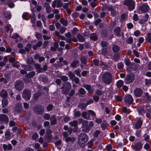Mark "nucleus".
<instances>
[{
    "label": "nucleus",
    "instance_id": "obj_1",
    "mask_svg": "<svg viewBox=\"0 0 151 151\" xmlns=\"http://www.w3.org/2000/svg\"><path fill=\"white\" fill-rule=\"evenodd\" d=\"M88 140L87 135L85 134H82L79 137L78 143L79 145L83 147L85 145V142Z\"/></svg>",
    "mask_w": 151,
    "mask_h": 151
},
{
    "label": "nucleus",
    "instance_id": "obj_2",
    "mask_svg": "<svg viewBox=\"0 0 151 151\" xmlns=\"http://www.w3.org/2000/svg\"><path fill=\"white\" fill-rule=\"evenodd\" d=\"M112 75L109 73H104L102 77V81L105 83L109 84L112 82Z\"/></svg>",
    "mask_w": 151,
    "mask_h": 151
},
{
    "label": "nucleus",
    "instance_id": "obj_3",
    "mask_svg": "<svg viewBox=\"0 0 151 151\" xmlns=\"http://www.w3.org/2000/svg\"><path fill=\"white\" fill-rule=\"evenodd\" d=\"M34 110L36 114H42L44 111V107L41 105H36L34 108Z\"/></svg>",
    "mask_w": 151,
    "mask_h": 151
},
{
    "label": "nucleus",
    "instance_id": "obj_4",
    "mask_svg": "<svg viewBox=\"0 0 151 151\" xmlns=\"http://www.w3.org/2000/svg\"><path fill=\"white\" fill-rule=\"evenodd\" d=\"M124 4L128 6L129 9L130 10H133L134 8V3L132 0H125Z\"/></svg>",
    "mask_w": 151,
    "mask_h": 151
},
{
    "label": "nucleus",
    "instance_id": "obj_5",
    "mask_svg": "<svg viewBox=\"0 0 151 151\" xmlns=\"http://www.w3.org/2000/svg\"><path fill=\"white\" fill-rule=\"evenodd\" d=\"M62 5L61 0H55L52 3V6L53 8H55V7H60L62 6Z\"/></svg>",
    "mask_w": 151,
    "mask_h": 151
},
{
    "label": "nucleus",
    "instance_id": "obj_6",
    "mask_svg": "<svg viewBox=\"0 0 151 151\" xmlns=\"http://www.w3.org/2000/svg\"><path fill=\"white\" fill-rule=\"evenodd\" d=\"M15 87L18 91H21L23 88L24 83L21 81H18L16 82Z\"/></svg>",
    "mask_w": 151,
    "mask_h": 151
},
{
    "label": "nucleus",
    "instance_id": "obj_7",
    "mask_svg": "<svg viewBox=\"0 0 151 151\" xmlns=\"http://www.w3.org/2000/svg\"><path fill=\"white\" fill-rule=\"evenodd\" d=\"M31 96V92L29 91L26 90L24 91L22 95V97L24 99L26 100H29L30 99Z\"/></svg>",
    "mask_w": 151,
    "mask_h": 151
},
{
    "label": "nucleus",
    "instance_id": "obj_8",
    "mask_svg": "<svg viewBox=\"0 0 151 151\" xmlns=\"http://www.w3.org/2000/svg\"><path fill=\"white\" fill-rule=\"evenodd\" d=\"M134 79V74L127 76L125 78L124 82L126 84H128L133 82Z\"/></svg>",
    "mask_w": 151,
    "mask_h": 151
},
{
    "label": "nucleus",
    "instance_id": "obj_9",
    "mask_svg": "<svg viewBox=\"0 0 151 151\" xmlns=\"http://www.w3.org/2000/svg\"><path fill=\"white\" fill-rule=\"evenodd\" d=\"M124 101L126 104H131L133 101L132 96L130 95H126Z\"/></svg>",
    "mask_w": 151,
    "mask_h": 151
},
{
    "label": "nucleus",
    "instance_id": "obj_10",
    "mask_svg": "<svg viewBox=\"0 0 151 151\" xmlns=\"http://www.w3.org/2000/svg\"><path fill=\"white\" fill-rule=\"evenodd\" d=\"M137 121L135 124L134 128L135 129H138L140 128L142 126L143 119L142 117L139 118L137 119Z\"/></svg>",
    "mask_w": 151,
    "mask_h": 151
},
{
    "label": "nucleus",
    "instance_id": "obj_11",
    "mask_svg": "<svg viewBox=\"0 0 151 151\" xmlns=\"http://www.w3.org/2000/svg\"><path fill=\"white\" fill-rule=\"evenodd\" d=\"M9 61L12 63L13 66L16 68H18L19 67V65H18L19 62L17 61H15L13 58H11L9 60Z\"/></svg>",
    "mask_w": 151,
    "mask_h": 151
},
{
    "label": "nucleus",
    "instance_id": "obj_12",
    "mask_svg": "<svg viewBox=\"0 0 151 151\" xmlns=\"http://www.w3.org/2000/svg\"><path fill=\"white\" fill-rule=\"evenodd\" d=\"M143 93L142 90L139 88H137L134 91L135 95L137 97H140Z\"/></svg>",
    "mask_w": 151,
    "mask_h": 151
},
{
    "label": "nucleus",
    "instance_id": "obj_13",
    "mask_svg": "<svg viewBox=\"0 0 151 151\" xmlns=\"http://www.w3.org/2000/svg\"><path fill=\"white\" fill-rule=\"evenodd\" d=\"M149 6L147 3H145L139 7L142 11L144 12H146L149 9Z\"/></svg>",
    "mask_w": 151,
    "mask_h": 151
},
{
    "label": "nucleus",
    "instance_id": "obj_14",
    "mask_svg": "<svg viewBox=\"0 0 151 151\" xmlns=\"http://www.w3.org/2000/svg\"><path fill=\"white\" fill-rule=\"evenodd\" d=\"M3 147L4 150L5 151H6L7 150H10L12 149V145L10 144H9L8 145L4 144L3 145Z\"/></svg>",
    "mask_w": 151,
    "mask_h": 151
},
{
    "label": "nucleus",
    "instance_id": "obj_15",
    "mask_svg": "<svg viewBox=\"0 0 151 151\" xmlns=\"http://www.w3.org/2000/svg\"><path fill=\"white\" fill-rule=\"evenodd\" d=\"M142 145L139 143L136 144L134 146V149L136 151L139 150L142 148Z\"/></svg>",
    "mask_w": 151,
    "mask_h": 151
},
{
    "label": "nucleus",
    "instance_id": "obj_16",
    "mask_svg": "<svg viewBox=\"0 0 151 151\" xmlns=\"http://www.w3.org/2000/svg\"><path fill=\"white\" fill-rule=\"evenodd\" d=\"M109 11H111V13L113 16H114L116 13V8L114 7H110L108 8Z\"/></svg>",
    "mask_w": 151,
    "mask_h": 151
},
{
    "label": "nucleus",
    "instance_id": "obj_17",
    "mask_svg": "<svg viewBox=\"0 0 151 151\" xmlns=\"http://www.w3.org/2000/svg\"><path fill=\"white\" fill-rule=\"evenodd\" d=\"M145 40L149 43H151V32L148 33L145 37Z\"/></svg>",
    "mask_w": 151,
    "mask_h": 151
},
{
    "label": "nucleus",
    "instance_id": "obj_18",
    "mask_svg": "<svg viewBox=\"0 0 151 151\" xmlns=\"http://www.w3.org/2000/svg\"><path fill=\"white\" fill-rule=\"evenodd\" d=\"M7 93L4 90H2L0 93V96L3 98H5L7 96Z\"/></svg>",
    "mask_w": 151,
    "mask_h": 151
},
{
    "label": "nucleus",
    "instance_id": "obj_19",
    "mask_svg": "<svg viewBox=\"0 0 151 151\" xmlns=\"http://www.w3.org/2000/svg\"><path fill=\"white\" fill-rule=\"evenodd\" d=\"M0 120L1 121L7 122L8 119L6 116L5 114H1L0 116Z\"/></svg>",
    "mask_w": 151,
    "mask_h": 151
},
{
    "label": "nucleus",
    "instance_id": "obj_20",
    "mask_svg": "<svg viewBox=\"0 0 151 151\" xmlns=\"http://www.w3.org/2000/svg\"><path fill=\"white\" fill-rule=\"evenodd\" d=\"M120 27H117L115 28L114 30V32L115 35L118 36L120 35Z\"/></svg>",
    "mask_w": 151,
    "mask_h": 151
},
{
    "label": "nucleus",
    "instance_id": "obj_21",
    "mask_svg": "<svg viewBox=\"0 0 151 151\" xmlns=\"http://www.w3.org/2000/svg\"><path fill=\"white\" fill-rule=\"evenodd\" d=\"M82 116L83 118L88 119L90 118V115L89 114H87L86 112H83L82 113Z\"/></svg>",
    "mask_w": 151,
    "mask_h": 151
},
{
    "label": "nucleus",
    "instance_id": "obj_22",
    "mask_svg": "<svg viewBox=\"0 0 151 151\" xmlns=\"http://www.w3.org/2000/svg\"><path fill=\"white\" fill-rule=\"evenodd\" d=\"M45 7L46 12L48 13H50L51 11V7L49 5L47 4H46Z\"/></svg>",
    "mask_w": 151,
    "mask_h": 151
},
{
    "label": "nucleus",
    "instance_id": "obj_23",
    "mask_svg": "<svg viewBox=\"0 0 151 151\" xmlns=\"http://www.w3.org/2000/svg\"><path fill=\"white\" fill-rule=\"evenodd\" d=\"M84 87L89 93L92 92L93 90V89L91 88V86L89 85H86Z\"/></svg>",
    "mask_w": 151,
    "mask_h": 151
},
{
    "label": "nucleus",
    "instance_id": "obj_24",
    "mask_svg": "<svg viewBox=\"0 0 151 151\" xmlns=\"http://www.w3.org/2000/svg\"><path fill=\"white\" fill-rule=\"evenodd\" d=\"M6 31L7 32H8L9 30H10V32H12L13 31V29L11 28V26L10 24H9L6 27Z\"/></svg>",
    "mask_w": 151,
    "mask_h": 151
},
{
    "label": "nucleus",
    "instance_id": "obj_25",
    "mask_svg": "<svg viewBox=\"0 0 151 151\" xmlns=\"http://www.w3.org/2000/svg\"><path fill=\"white\" fill-rule=\"evenodd\" d=\"M123 84V81L122 80L118 81L116 83V86L119 88L121 87Z\"/></svg>",
    "mask_w": 151,
    "mask_h": 151
},
{
    "label": "nucleus",
    "instance_id": "obj_26",
    "mask_svg": "<svg viewBox=\"0 0 151 151\" xmlns=\"http://www.w3.org/2000/svg\"><path fill=\"white\" fill-rule=\"evenodd\" d=\"M60 22L63 25L65 26H66L67 24V21L63 18L61 19L60 20Z\"/></svg>",
    "mask_w": 151,
    "mask_h": 151
},
{
    "label": "nucleus",
    "instance_id": "obj_27",
    "mask_svg": "<svg viewBox=\"0 0 151 151\" xmlns=\"http://www.w3.org/2000/svg\"><path fill=\"white\" fill-rule=\"evenodd\" d=\"M5 136L6 138L8 140L10 139L12 137L10 132L8 131L5 133Z\"/></svg>",
    "mask_w": 151,
    "mask_h": 151
},
{
    "label": "nucleus",
    "instance_id": "obj_28",
    "mask_svg": "<svg viewBox=\"0 0 151 151\" xmlns=\"http://www.w3.org/2000/svg\"><path fill=\"white\" fill-rule=\"evenodd\" d=\"M69 123L72 127H76L77 125L78 122L77 121L74 120L73 122H70Z\"/></svg>",
    "mask_w": 151,
    "mask_h": 151
},
{
    "label": "nucleus",
    "instance_id": "obj_29",
    "mask_svg": "<svg viewBox=\"0 0 151 151\" xmlns=\"http://www.w3.org/2000/svg\"><path fill=\"white\" fill-rule=\"evenodd\" d=\"M2 104L3 107L6 106L8 104L7 100L5 99H3L2 101Z\"/></svg>",
    "mask_w": 151,
    "mask_h": 151
},
{
    "label": "nucleus",
    "instance_id": "obj_30",
    "mask_svg": "<svg viewBox=\"0 0 151 151\" xmlns=\"http://www.w3.org/2000/svg\"><path fill=\"white\" fill-rule=\"evenodd\" d=\"M52 133L50 130H48L46 132V136L49 139L51 138L52 137V135L50 134Z\"/></svg>",
    "mask_w": 151,
    "mask_h": 151
},
{
    "label": "nucleus",
    "instance_id": "obj_31",
    "mask_svg": "<svg viewBox=\"0 0 151 151\" xmlns=\"http://www.w3.org/2000/svg\"><path fill=\"white\" fill-rule=\"evenodd\" d=\"M119 46L115 45L112 48L113 51L114 52H117L119 50Z\"/></svg>",
    "mask_w": 151,
    "mask_h": 151
},
{
    "label": "nucleus",
    "instance_id": "obj_32",
    "mask_svg": "<svg viewBox=\"0 0 151 151\" xmlns=\"http://www.w3.org/2000/svg\"><path fill=\"white\" fill-rule=\"evenodd\" d=\"M35 74V72L34 71L26 75V77L27 78H29L32 77Z\"/></svg>",
    "mask_w": 151,
    "mask_h": 151
},
{
    "label": "nucleus",
    "instance_id": "obj_33",
    "mask_svg": "<svg viewBox=\"0 0 151 151\" xmlns=\"http://www.w3.org/2000/svg\"><path fill=\"white\" fill-rule=\"evenodd\" d=\"M87 106L86 104L84 103H81L79 105V107L82 109H84Z\"/></svg>",
    "mask_w": 151,
    "mask_h": 151
},
{
    "label": "nucleus",
    "instance_id": "obj_34",
    "mask_svg": "<svg viewBox=\"0 0 151 151\" xmlns=\"http://www.w3.org/2000/svg\"><path fill=\"white\" fill-rule=\"evenodd\" d=\"M32 44L30 43L27 44L26 47H25V50L27 52L29 51L31 48Z\"/></svg>",
    "mask_w": 151,
    "mask_h": 151
},
{
    "label": "nucleus",
    "instance_id": "obj_35",
    "mask_svg": "<svg viewBox=\"0 0 151 151\" xmlns=\"http://www.w3.org/2000/svg\"><path fill=\"white\" fill-rule=\"evenodd\" d=\"M67 75L69 76L70 78L72 79H73L75 77V76L74 74L70 71H69L68 72Z\"/></svg>",
    "mask_w": 151,
    "mask_h": 151
},
{
    "label": "nucleus",
    "instance_id": "obj_36",
    "mask_svg": "<svg viewBox=\"0 0 151 151\" xmlns=\"http://www.w3.org/2000/svg\"><path fill=\"white\" fill-rule=\"evenodd\" d=\"M122 110L124 112L127 114H129L130 112V110L126 107H123L122 108Z\"/></svg>",
    "mask_w": 151,
    "mask_h": 151
},
{
    "label": "nucleus",
    "instance_id": "obj_37",
    "mask_svg": "<svg viewBox=\"0 0 151 151\" xmlns=\"http://www.w3.org/2000/svg\"><path fill=\"white\" fill-rule=\"evenodd\" d=\"M11 14L10 12H6L4 14V16L5 17L8 19H9L11 18Z\"/></svg>",
    "mask_w": 151,
    "mask_h": 151
},
{
    "label": "nucleus",
    "instance_id": "obj_38",
    "mask_svg": "<svg viewBox=\"0 0 151 151\" xmlns=\"http://www.w3.org/2000/svg\"><path fill=\"white\" fill-rule=\"evenodd\" d=\"M124 66V64L122 62L118 63L117 64V67L119 69H122Z\"/></svg>",
    "mask_w": 151,
    "mask_h": 151
},
{
    "label": "nucleus",
    "instance_id": "obj_39",
    "mask_svg": "<svg viewBox=\"0 0 151 151\" xmlns=\"http://www.w3.org/2000/svg\"><path fill=\"white\" fill-rule=\"evenodd\" d=\"M27 63L29 64H33V59L32 57H29L28 59Z\"/></svg>",
    "mask_w": 151,
    "mask_h": 151
},
{
    "label": "nucleus",
    "instance_id": "obj_40",
    "mask_svg": "<svg viewBox=\"0 0 151 151\" xmlns=\"http://www.w3.org/2000/svg\"><path fill=\"white\" fill-rule=\"evenodd\" d=\"M65 140L66 142H68L69 141L73 142L75 140V139L74 138H71V137H66L65 139Z\"/></svg>",
    "mask_w": 151,
    "mask_h": 151
},
{
    "label": "nucleus",
    "instance_id": "obj_41",
    "mask_svg": "<svg viewBox=\"0 0 151 151\" xmlns=\"http://www.w3.org/2000/svg\"><path fill=\"white\" fill-rule=\"evenodd\" d=\"M38 137V135L37 133L34 134L32 137V139L34 140L37 139Z\"/></svg>",
    "mask_w": 151,
    "mask_h": 151
},
{
    "label": "nucleus",
    "instance_id": "obj_42",
    "mask_svg": "<svg viewBox=\"0 0 151 151\" xmlns=\"http://www.w3.org/2000/svg\"><path fill=\"white\" fill-rule=\"evenodd\" d=\"M90 38L93 40H96L97 39V37L96 35L93 34L91 35Z\"/></svg>",
    "mask_w": 151,
    "mask_h": 151
},
{
    "label": "nucleus",
    "instance_id": "obj_43",
    "mask_svg": "<svg viewBox=\"0 0 151 151\" xmlns=\"http://www.w3.org/2000/svg\"><path fill=\"white\" fill-rule=\"evenodd\" d=\"M93 145V140L92 139L88 143V147L90 148H91Z\"/></svg>",
    "mask_w": 151,
    "mask_h": 151
},
{
    "label": "nucleus",
    "instance_id": "obj_44",
    "mask_svg": "<svg viewBox=\"0 0 151 151\" xmlns=\"http://www.w3.org/2000/svg\"><path fill=\"white\" fill-rule=\"evenodd\" d=\"M124 63L126 65L129 66L130 64V61L128 58H125L124 60Z\"/></svg>",
    "mask_w": 151,
    "mask_h": 151
},
{
    "label": "nucleus",
    "instance_id": "obj_45",
    "mask_svg": "<svg viewBox=\"0 0 151 151\" xmlns=\"http://www.w3.org/2000/svg\"><path fill=\"white\" fill-rule=\"evenodd\" d=\"M28 16V14L27 13H24L22 15V17L23 19L25 20H28L27 18Z\"/></svg>",
    "mask_w": 151,
    "mask_h": 151
},
{
    "label": "nucleus",
    "instance_id": "obj_46",
    "mask_svg": "<svg viewBox=\"0 0 151 151\" xmlns=\"http://www.w3.org/2000/svg\"><path fill=\"white\" fill-rule=\"evenodd\" d=\"M133 42V39L132 37H130L127 40V43L129 44H132Z\"/></svg>",
    "mask_w": 151,
    "mask_h": 151
},
{
    "label": "nucleus",
    "instance_id": "obj_47",
    "mask_svg": "<svg viewBox=\"0 0 151 151\" xmlns=\"http://www.w3.org/2000/svg\"><path fill=\"white\" fill-rule=\"evenodd\" d=\"M78 38L80 42H83L84 41L83 38L81 35H78Z\"/></svg>",
    "mask_w": 151,
    "mask_h": 151
},
{
    "label": "nucleus",
    "instance_id": "obj_48",
    "mask_svg": "<svg viewBox=\"0 0 151 151\" xmlns=\"http://www.w3.org/2000/svg\"><path fill=\"white\" fill-rule=\"evenodd\" d=\"M31 22L33 24L32 25V26L34 27V24L35 23L36 20L35 16H33L31 19Z\"/></svg>",
    "mask_w": 151,
    "mask_h": 151
},
{
    "label": "nucleus",
    "instance_id": "obj_49",
    "mask_svg": "<svg viewBox=\"0 0 151 151\" xmlns=\"http://www.w3.org/2000/svg\"><path fill=\"white\" fill-rule=\"evenodd\" d=\"M74 116L76 117H78L80 116L81 113L79 111H75L74 113Z\"/></svg>",
    "mask_w": 151,
    "mask_h": 151
},
{
    "label": "nucleus",
    "instance_id": "obj_50",
    "mask_svg": "<svg viewBox=\"0 0 151 151\" xmlns=\"http://www.w3.org/2000/svg\"><path fill=\"white\" fill-rule=\"evenodd\" d=\"M81 70H75L74 71V73L78 76L80 77L81 76L80 74Z\"/></svg>",
    "mask_w": 151,
    "mask_h": 151
},
{
    "label": "nucleus",
    "instance_id": "obj_51",
    "mask_svg": "<svg viewBox=\"0 0 151 151\" xmlns=\"http://www.w3.org/2000/svg\"><path fill=\"white\" fill-rule=\"evenodd\" d=\"M106 149L107 151H110L112 149V147L110 145H108L106 147Z\"/></svg>",
    "mask_w": 151,
    "mask_h": 151
},
{
    "label": "nucleus",
    "instance_id": "obj_52",
    "mask_svg": "<svg viewBox=\"0 0 151 151\" xmlns=\"http://www.w3.org/2000/svg\"><path fill=\"white\" fill-rule=\"evenodd\" d=\"M43 117L45 119L48 120L50 118V116L49 114H46L44 115Z\"/></svg>",
    "mask_w": 151,
    "mask_h": 151
},
{
    "label": "nucleus",
    "instance_id": "obj_53",
    "mask_svg": "<svg viewBox=\"0 0 151 151\" xmlns=\"http://www.w3.org/2000/svg\"><path fill=\"white\" fill-rule=\"evenodd\" d=\"M61 79L63 81H65L68 80V78L65 76H63L61 77Z\"/></svg>",
    "mask_w": 151,
    "mask_h": 151
},
{
    "label": "nucleus",
    "instance_id": "obj_54",
    "mask_svg": "<svg viewBox=\"0 0 151 151\" xmlns=\"http://www.w3.org/2000/svg\"><path fill=\"white\" fill-rule=\"evenodd\" d=\"M133 19L134 21H137L138 19V15L136 14H134L133 15Z\"/></svg>",
    "mask_w": 151,
    "mask_h": 151
},
{
    "label": "nucleus",
    "instance_id": "obj_55",
    "mask_svg": "<svg viewBox=\"0 0 151 151\" xmlns=\"http://www.w3.org/2000/svg\"><path fill=\"white\" fill-rule=\"evenodd\" d=\"M100 133V131L99 130L96 131L94 134V137H96L98 136V135Z\"/></svg>",
    "mask_w": 151,
    "mask_h": 151
},
{
    "label": "nucleus",
    "instance_id": "obj_56",
    "mask_svg": "<svg viewBox=\"0 0 151 151\" xmlns=\"http://www.w3.org/2000/svg\"><path fill=\"white\" fill-rule=\"evenodd\" d=\"M79 63V62L77 61H73L71 64L72 66L74 67L76 66V65Z\"/></svg>",
    "mask_w": 151,
    "mask_h": 151
},
{
    "label": "nucleus",
    "instance_id": "obj_57",
    "mask_svg": "<svg viewBox=\"0 0 151 151\" xmlns=\"http://www.w3.org/2000/svg\"><path fill=\"white\" fill-rule=\"evenodd\" d=\"M134 34L135 36L137 37L140 34V32L139 30H136L134 32Z\"/></svg>",
    "mask_w": 151,
    "mask_h": 151
},
{
    "label": "nucleus",
    "instance_id": "obj_58",
    "mask_svg": "<svg viewBox=\"0 0 151 151\" xmlns=\"http://www.w3.org/2000/svg\"><path fill=\"white\" fill-rule=\"evenodd\" d=\"M42 94V93L41 92H39L37 93H36L34 96V98L35 99H37Z\"/></svg>",
    "mask_w": 151,
    "mask_h": 151
},
{
    "label": "nucleus",
    "instance_id": "obj_59",
    "mask_svg": "<svg viewBox=\"0 0 151 151\" xmlns=\"http://www.w3.org/2000/svg\"><path fill=\"white\" fill-rule=\"evenodd\" d=\"M55 19L54 21L56 22L57 21L56 20H58L60 18V16L59 14H55Z\"/></svg>",
    "mask_w": 151,
    "mask_h": 151
},
{
    "label": "nucleus",
    "instance_id": "obj_60",
    "mask_svg": "<svg viewBox=\"0 0 151 151\" xmlns=\"http://www.w3.org/2000/svg\"><path fill=\"white\" fill-rule=\"evenodd\" d=\"M101 127L103 129H105L107 127V124L106 123H102L101 124Z\"/></svg>",
    "mask_w": 151,
    "mask_h": 151
},
{
    "label": "nucleus",
    "instance_id": "obj_61",
    "mask_svg": "<svg viewBox=\"0 0 151 151\" xmlns=\"http://www.w3.org/2000/svg\"><path fill=\"white\" fill-rule=\"evenodd\" d=\"M51 123L52 124H55L56 123V119L55 117L51 118Z\"/></svg>",
    "mask_w": 151,
    "mask_h": 151
},
{
    "label": "nucleus",
    "instance_id": "obj_62",
    "mask_svg": "<svg viewBox=\"0 0 151 151\" xmlns=\"http://www.w3.org/2000/svg\"><path fill=\"white\" fill-rule=\"evenodd\" d=\"M53 108L51 104L48 105L47 107V109L48 111H50Z\"/></svg>",
    "mask_w": 151,
    "mask_h": 151
},
{
    "label": "nucleus",
    "instance_id": "obj_63",
    "mask_svg": "<svg viewBox=\"0 0 151 151\" xmlns=\"http://www.w3.org/2000/svg\"><path fill=\"white\" fill-rule=\"evenodd\" d=\"M99 97L98 96H94L93 99L94 101L96 102L98 101L99 100Z\"/></svg>",
    "mask_w": 151,
    "mask_h": 151
},
{
    "label": "nucleus",
    "instance_id": "obj_64",
    "mask_svg": "<svg viewBox=\"0 0 151 151\" xmlns=\"http://www.w3.org/2000/svg\"><path fill=\"white\" fill-rule=\"evenodd\" d=\"M66 30L65 28L64 27H62L60 29V32L61 34L63 33Z\"/></svg>",
    "mask_w": 151,
    "mask_h": 151
}]
</instances>
